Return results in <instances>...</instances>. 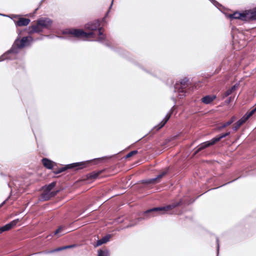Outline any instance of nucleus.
<instances>
[{"label":"nucleus","instance_id":"45","mask_svg":"<svg viewBox=\"0 0 256 256\" xmlns=\"http://www.w3.org/2000/svg\"><path fill=\"white\" fill-rule=\"evenodd\" d=\"M231 100H232V98L230 97L228 98V99L226 101V102L228 103V104H229V103L230 102Z\"/></svg>","mask_w":256,"mask_h":256},{"label":"nucleus","instance_id":"8","mask_svg":"<svg viewBox=\"0 0 256 256\" xmlns=\"http://www.w3.org/2000/svg\"><path fill=\"white\" fill-rule=\"evenodd\" d=\"M247 16L248 12H246V10H244L242 11V12L236 11L232 14H229L228 16V17L231 20L234 19H236L240 20L243 22H246Z\"/></svg>","mask_w":256,"mask_h":256},{"label":"nucleus","instance_id":"55","mask_svg":"<svg viewBox=\"0 0 256 256\" xmlns=\"http://www.w3.org/2000/svg\"><path fill=\"white\" fill-rule=\"evenodd\" d=\"M58 38H64V37H62V36H58Z\"/></svg>","mask_w":256,"mask_h":256},{"label":"nucleus","instance_id":"15","mask_svg":"<svg viewBox=\"0 0 256 256\" xmlns=\"http://www.w3.org/2000/svg\"><path fill=\"white\" fill-rule=\"evenodd\" d=\"M216 98L214 95H206L204 96L202 99V102L204 104H208L212 102Z\"/></svg>","mask_w":256,"mask_h":256},{"label":"nucleus","instance_id":"22","mask_svg":"<svg viewBox=\"0 0 256 256\" xmlns=\"http://www.w3.org/2000/svg\"><path fill=\"white\" fill-rule=\"evenodd\" d=\"M41 198L42 200L46 201L50 200L52 197L50 194V192H47L46 191H44V192L42 194Z\"/></svg>","mask_w":256,"mask_h":256},{"label":"nucleus","instance_id":"46","mask_svg":"<svg viewBox=\"0 0 256 256\" xmlns=\"http://www.w3.org/2000/svg\"><path fill=\"white\" fill-rule=\"evenodd\" d=\"M0 16H5V17H8V18L10 17L8 15H6L5 14H0Z\"/></svg>","mask_w":256,"mask_h":256},{"label":"nucleus","instance_id":"35","mask_svg":"<svg viewBox=\"0 0 256 256\" xmlns=\"http://www.w3.org/2000/svg\"><path fill=\"white\" fill-rule=\"evenodd\" d=\"M240 177H241V176H239L238 178H235V179H234V180H231V181H230V182H226V184H222V185H221V186H218V187H217V188H211L210 190H215V189L218 188H220V187L224 186H226V185H227V184H230V183H232V182H234V181L238 179V178H240Z\"/></svg>","mask_w":256,"mask_h":256},{"label":"nucleus","instance_id":"34","mask_svg":"<svg viewBox=\"0 0 256 256\" xmlns=\"http://www.w3.org/2000/svg\"><path fill=\"white\" fill-rule=\"evenodd\" d=\"M114 51H116V52L119 54H120L125 56L126 54L128 53L126 51L124 50L118 48V49H113Z\"/></svg>","mask_w":256,"mask_h":256},{"label":"nucleus","instance_id":"25","mask_svg":"<svg viewBox=\"0 0 256 256\" xmlns=\"http://www.w3.org/2000/svg\"><path fill=\"white\" fill-rule=\"evenodd\" d=\"M256 112V104L254 108L250 112H247L244 115V117L248 120L251 116H252Z\"/></svg>","mask_w":256,"mask_h":256},{"label":"nucleus","instance_id":"32","mask_svg":"<svg viewBox=\"0 0 256 256\" xmlns=\"http://www.w3.org/2000/svg\"><path fill=\"white\" fill-rule=\"evenodd\" d=\"M138 153V150H134L128 152L125 158H128Z\"/></svg>","mask_w":256,"mask_h":256},{"label":"nucleus","instance_id":"20","mask_svg":"<svg viewBox=\"0 0 256 256\" xmlns=\"http://www.w3.org/2000/svg\"><path fill=\"white\" fill-rule=\"evenodd\" d=\"M64 250L65 249H64V246H61V247L58 248H56L54 250H50V251H48V252H38L34 253L33 254H42V253H44L46 254H48L52 253V252H60V251H61V250Z\"/></svg>","mask_w":256,"mask_h":256},{"label":"nucleus","instance_id":"38","mask_svg":"<svg viewBox=\"0 0 256 256\" xmlns=\"http://www.w3.org/2000/svg\"><path fill=\"white\" fill-rule=\"evenodd\" d=\"M217 256H218L220 250V242L218 237H216Z\"/></svg>","mask_w":256,"mask_h":256},{"label":"nucleus","instance_id":"6","mask_svg":"<svg viewBox=\"0 0 256 256\" xmlns=\"http://www.w3.org/2000/svg\"><path fill=\"white\" fill-rule=\"evenodd\" d=\"M221 140L219 135L216 136V137L213 138L210 140L206 141L205 142L201 143L198 146L197 149L194 152L193 156H196L200 151L208 148L209 146L214 144L216 142Z\"/></svg>","mask_w":256,"mask_h":256},{"label":"nucleus","instance_id":"9","mask_svg":"<svg viewBox=\"0 0 256 256\" xmlns=\"http://www.w3.org/2000/svg\"><path fill=\"white\" fill-rule=\"evenodd\" d=\"M37 21L38 25L42 29H49L53 23L52 20L47 17H42Z\"/></svg>","mask_w":256,"mask_h":256},{"label":"nucleus","instance_id":"4","mask_svg":"<svg viewBox=\"0 0 256 256\" xmlns=\"http://www.w3.org/2000/svg\"><path fill=\"white\" fill-rule=\"evenodd\" d=\"M21 32H20L18 36L14 40L13 44H12L14 46V48L19 51L20 50L22 49L24 47L30 46L34 40L33 38L30 36H24L22 39H20V34Z\"/></svg>","mask_w":256,"mask_h":256},{"label":"nucleus","instance_id":"23","mask_svg":"<svg viewBox=\"0 0 256 256\" xmlns=\"http://www.w3.org/2000/svg\"><path fill=\"white\" fill-rule=\"evenodd\" d=\"M64 227L62 226H60L58 229H56L54 232L51 233L49 235L46 236V238H48L49 237L52 238L54 236L56 235L60 234L64 229Z\"/></svg>","mask_w":256,"mask_h":256},{"label":"nucleus","instance_id":"1","mask_svg":"<svg viewBox=\"0 0 256 256\" xmlns=\"http://www.w3.org/2000/svg\"><path fill=\"white\" fill-rule=\"evenodd\" d=\"M108 13L109 10L106 12L105 16L103 18L102 20L97 19L85 24L84 28L86 30H90V32H86L82 29L73 28L72 30L64 31L63 34H70L73 37L78 39H81L82 38H94L96 36L94 31H96L98 35L100 36L97 41L101 42L102 40H104L106 38V36L104 35L101 31L102 28L100 26V23L101 22L105 20V18L108 15Z\"/></svg>","mask_w":256,"mask_h":256},{"label":"nucleus","instance_id":"14","mask_svg":"<svg viewBox=\"0 0 256 256\" xmlns=\"http://www.w3.org/2000/svg\"><path fill=\"white\" fill-rule=\"evenodd\" d=\"M112 236L110 234H106V236H103L102 238L97 240L96 244L94 245L95 247L99 246L102 244L106 243L110 240Z\"/></svg>","mask_w":256,"mask_h":256},{"label":"nucleus","instance_id":"16","mask_svg":"<svg viewBox=\"0 0 256 256\" xmlns=\"http://www.w3.org/2000/svg\"><path fill=\"white\" fill-rule=\"evenodd\" d=\"M247 120L243 116L240 119H239L234 124V125L232 128V129L234 131H236L238 128L243 124Z\"/></svg>","mask_w":256,"mask_h":256},{"label":"nucleus","instance_id":"53","mask_svg":"<svg viewBox=\"0 0 256 256\" xmlns=\"http://www.w3.org/2000/svg\"><path fill=\"white\" fill-rule=\"evenodd\" d=\"M253 9H254V10H256V6Z\"/></svg>","mask_w":256,"mask_h":256},{"label":"nucleus","instance_id":"51","mask_svg":"<svg viewBox=\"0 0 256 256\" xmlns=\"http://www.w3.org/2000/svg\"><path fill=\"white\" fill-rule=\"evenodd\" d=\"M106 46L108 47H110L111 48V47L108 44H106ZM112 49H113L112 48Z\"/></svg>","mask_w":256,"mask_h":256},{"label":"nucleus","instance_id":"47","mask_svg":"<svg viewBox=\"0 0 256 256\" xmlns=\"http://www.w3.org/2000/svg\"><path fill=\"white\" fill-rule=\"evenodd\" d=\"M114 0H112V2H111V4H110V6L109 7V10H110L111 8L112 7V4H113V2H114ZM110 11V10H108Z\"/></svg>","mask_w":256,"mask_h":256},{"label":"nucleus","instance_id":"11","mask_svg":"<svg viewBox=\"0 0 256 256\" xmlns=\"http://www.w3.org/2000/svg\"><path fill=\"white\" fill-rule=\"evenodd\" d=\"M14 22L16 27L27 26L30 22V20L23 18L20 16L18 19V20H14Z\"/></svg>","mask_w":256,"mask_h":256},{"label":"nucleus","instance_id":"2","mask_svg":"<svg viewBox=\"0 0 256 256\" xmlns=\"http://www.w3.org/2000/svg\"><path fill=\"white\" fill-rule=\"evenodd\" d=\"M180 206L178 202H174L172 204H168L164 206L154 207L147 210L141 213V216L138 218V221L145 220L154 217L158 214H164L168 210Z\"/></svg>","mask_w":256,"mask_h":256},{"label":"nucleus","instance_id":"18","mask_svg":"<svg viewBox=\"0 0 256 256\" xmlns=\"http://www.w3.org/2000/svg\"><path fill=\"white\" fill-rule=\"evenodd\" d=\"M234 120H235L234 116L232 117V118L230 120H228L227 122H224V123L222 124L220 126H218V130H221L226 128V126L230 125L231 124H232L234 122Z\"/></svg>","mask_w":256,"mask_h":256},{"label":"nucleus","instance_id":"42","mask_svg":"<svg viewBox=\"0 0 256 256\" xmlns=\"http://www.w3.org/2000/svg\"><path fill=\"white\" fill-rule=\"evenodd\" d=\"M76 246L77 245L76 244H70V245L64 246V249L66 250V249H68V248H75Z\"/></svg>","mask_w":256,"mask_h":256},{"label":"nucleus","instance_id":"17","mask_svg":"<svg viewBox=\"0 0 256 256\" xmlns=\"http://www.w3.org/2000/svg\"><path fill=\"white\" fill-rule=\"evenodd\" d=\"M56 182H52L51 183L46 184L42 187V189L44 191H46L47 192H50L52 191V188L56 186Z\"/></svg>","mask_w":256,"mask_h":256},{"label":"nucleus","instance_id":"3","mask_svg":"<svg viewBox=\"0 0 256 256\" xmlns=\"http://www.w3.org/2000/svg\"><path fill=\"white\" fill-rule=\"evenodd\" d=\"M112 156H104L102 158H96L91 160L74 162L70 164H66L64 166L58 168L57 170H54L53 172L56 174H58L64 172H65L69 169H74L75 170H82L84 168H86L88 165V164H90L93 161L96 160L100 162L104 160L110 159Z\"/></svg>","mask_w":256,"mask_h":256},{"label":"nucleus","instance_id":"12","mask_svg":"<svg viewBox=\"0 0 256 256\" xmlns=\"http://www.w3.org/2000/svg\"><path fill=\"white\" fill-rule=\"evenodd\" d=\"M42 162L43 166L46 168L48 170H52L54 166V164H56V162L46 158H42Z\"/></svg>","mask_w":256,"mask_h":256},{"label":"nucleus","instance_id":"49","mask_svg":"<svg viewBox=\"0 0 256 256\" xmlns=\"http://www.w3.org/2000/svg\"><path fill=\"white\" fill-rule=\"evenodd\" d=\"M132 226V224L128 225L127 226H126L125 227V228H130V227Z\"/></svg>","mask_w":256,"mask_h":256},{"label":"nucleus","instance_id":"36","mask_svg":"<svg viewBox=\"0 0 256 256\" xmlns=\"http://www.w3.org/2000/svg\"><path fill=\"white\" fill-rule=\"evenodd\" d=\"M152 184H154L160 182V180L158 178V176L156 178H150Z\"/></svg>","mask_w":256,"mask_h":256},{"label":"nucleus","instance_id":"54","mask_svg":"<svg viewBox=\"0 0 256 256\" xmlns=\"http://www.w3.org/2000/svg\"><path fill=\"white\" fill-rule=\"evenodd\" d=\"M8 187H9V188H10V186L9 184H8Z\"/></svg>","mask_w":256,"mask_h":256},{"label":"nucleus","instance_id":"40","mask_svg":"<svg viewBox=\"0 0 256 256\" xmlns=\"http://www.w3.org/2000/svg\"><path fill=\"white\" fill-rule=\"evenodd\" d=\"M60 192V190H54V191H50V194L51 197L52 198V197L55 196Z\"/></svg>","mask_w":256,"mask_h":256},{"label":"nucleus","instance_id":"30","mask_svg":"<svg viewBox=\"0 0 256 256\" xmlns=\"http://www.w3.org/2000/svg\"><path fill=\"white\" fill-rule=\"evenodd\" d=\"M178 204H180V206H183V205H188L190 204V202L188 200H186L184 198H180L178 201Z\"/></svg>","mask_w":256,"mask_h":256},{"label":"nucleus","instance_id":"24","mask_svg":"<svg viewBox=\"0 0 256 256\" xmlns=\"http://www.w3.org/2000/svg\"><path fill=\"white\" fill-rule=\"evenodd\" d=\"M100 172H92L87 174V178L88 179H94L98 177L99 174H100Z\"/></svg>","mask_w":256,"mask_h":256},{"label":"nucleus","instance_id":"52","mask_svg":"<svg viewBox=\"0 0 256 256\" xmlns=\"http://www.w3.org/2000/svg\"><path fill=\"white\" fill-rule=\"evenodd\" d=\"M1 174V176H5V175H4V174L2 173H1V174Z\"/></svg>","mask_w":256,"mask_h":256},{"label":"nucleus","instance_id":"5","mask_svg":"<svg viewBox=\"0 0 256 256\" xmlns=\"http://www.w3.org/2000/svg\"><path fill=\"white\" fill-rule=\"evenodd\" d=\"M189 80L185 77L176 82L174 86V92L179 93L180 98H181L186 96V92H188L187 88L188 86Z\"/></svg>","mask_w":256,"mask_h":256},{"label":"nucleus","instance_id":"28","mask_svg":"<svg viewBox=\"0 0 256 256\" xmlns=\"http://www.w3.org/2000/svg\"><path fill=\"white\" fill-rule=\"evenodd\" d=\"M170 170L169 168H166L162 172L159 174H158V178H159V180H160V179L163 178L164 176H166Z\"/></svg>","mask_w":256,"mask_h":256},{"label":"nucleus","instance_id":"29","mask_svg":"<svg viewBox=\"0 0 256 256\" xmlns=\"http://www.w3.org/2000/svg\"><path fill=\"white\" fill-rule=\"evenodd\" d=\"M20 221V220L18 218L15 219L10 222L8 223V228L10 229H12V228H14V226L16 225L18 222Z\"/></svg>","mask_w":256,"mask_h":256},{"label":"nucleus","instance_id":"26","mask_svg":"<svg viewBox=\"0 0 256 256\" xmlns=\"http://www.w3.org/2000/svg\"><path fill=\"white\" fill-rule=\"evenodd\" d=\"M140 68L144 72H146L148 73V74L152 76L155 77V78L158 77L156 74L155 72L152 71V70H147V69L144 68L142 66H140Z\"/></svg>","mask_w":256,"mask_h":256},{"label":"nucleus","instance_id":"31","mask_svg":"<svg viewBox=\"0 0 256 256\" xmlns=\"http://www.w3.org/2000/svg\"><path fill=\"white\" fill-rule=\"evenodd\" d=\"M216 8L218 10H221L220 8L222 6L216 0H209Z\"/></svg>","mask_w":256,"mask_h":256},{"label":"nucleus","instance_id":"48","mask_svg":"<svg viewBox=\"0 0 256 256\" xmlns=\"http://www.w3.org/2000/svg\"><path fill=\"white\" fill-rule=\"evenodd\" d=\"M44 0H41V1L39 3V7H40L42 4V3L44 2Z\"/></svg>","mask_w":256,"mask_h":256},{"label":"nucleus","instance_id":"41","mask_svg":"<svg viewBox=\"0 0 256 256\" xmlns=\"http://www.w3.org/2000/svg\"><path fill=\"white\" fill-rule=\"evenodd\" d=\"M8 16H10L8 18H11L13 20H15L14 18H18L20 16V15H18V14H10V15H8Z\"/></svg>","mask_w":256,"mask_h":256},{"label":"nucleus","instance_id":"43","mask_svg":"<svg viewBox=\"0 0 256 256\" xmlns=\"http://www.w3.org/2000/svg\"><path fill=\"white\" fill-rule=\"evenodd\" d=\"M10 197V196H9L2 204H0V208L2 207L6 204V202L8 200Z\"/></svg>","mask_w":256,"mask_h":256},{"label":"nucleus","instance_id":"33","mask_svg":"<svg viewBox=\"0 0 256 256\" xmlns=\"http://www.w3.org/2000/svg\"><path fill=\"white\" fill-rule=\"evenodd\" d=\"M10 230V228L8 224H6L5 225L0 227V234H2L3 232H6Z\"/></svg>","mask_w":256,"mask_h":256},{"label":"nucleus","instance_id":"10","mask_svg":"<svg viewBox=\"0 0 256 256\" xmlns=\"http://www.w3.org/2000/svg\"><path fill=\"white\" fill-rule=\"evenodd\" d=\"M174 106L175 104H174L170 110V113L167 114L164 118L154 128V130H155L156 132L158 131L166 124V123L170 118L172 113L173 112Z\"/></svg>","mask_w":256,"mask_h":256},{"label":"nucleus","instance_id":"44","mask_svg":"<svg viewBox=\"0 0 256 256\" xmlns=\"http://www.w3.org/2000/svg\"><path fill=\"white\" fill-rule=\"evenodd\" d=\"M35 32H36V30L34 28H32L31 30L28 31V34H32L36 33Z\"/></svg>","mask_w":256,"mask_h":256},{"label":"nucleus","instance_id":"13","mask_svg":"<svg viewBox=\"0 0 256 256\" xmlns=\"http://www.w3.org/2000/svg\"><path fill=\"white\" fill-rule=\"evenodd\" d=\"M248 12V16L246 18V22L251 20H256V10L254 9L246 10Z\"/></svg>","mask_w":256,"mask_h":256},{"label":"nucleus","instance_id":"50","mask_svg":"<svg viewBox=\"0 0 256 256\" xmlns=\"http://www.w3.org/2000/svg\"><path fill=\"white\" fill-rule=\"evenodd\" d=\"M39 6L38 8H37L35 10H34V12H36L39 8Z\"/></svg>","mask_w":256,"mask_h":256},{"label":"nucleus","instance_id":"39","mask_svg":"<svg viewBox=\"0 0 256 256\" xmlns=\"http://www.w3.org/2000/svg\"><path fill=\"white\" fill-rule=\"evenodd\" d=\"M230 134V132H224V133H223V134H220L219 136H220V138L222 140V138H224L226 136H229Z\"/></svg>","mask_w":256,"mask_h":256},{"label":"nucleus","instance_id":"21","mask_svg":"<svg viewBox=\"0 0 256 256\" xmlns=\"http://www.w3.org/2000/svg\"><path fill=\"white\" fill-rule=\"evenodd\" d=\"M98 256H110V251L108 249H100L98 250Z\"/></svg>","mask_w":256,"mask_h":256},{"label":"nucleus","instance_id":"19","mask_svg":"<svg viewBox=\"0 0 256 256\" xmlns=\"http://www.w3.org/2000/svg\"><path fill=\"white\" fill-rule=\"evenodd\" d=\"M239 86V83H236L234 85L232 86L230 88H228L224 92V96L226 97L229 96L232 94V92L236 90V88Z\"/></svg>","mask_w":256,"mask_h":256},{"label":"nucleus","instance_id":"27","mask_svg":"<svg viewBox=\"0 0 256 256\" xmlns=\"http://www.w3.org/2000/svg\"><path fill=\"white\" fill-rule=\"evenodd\" d=\"M34 28L36 32H35L36 33H40L42 32L43 29L42 28L40 27V26L38 24V21L36 20V25H32L30 26H29V28Z\"/></svg>","mask_w":256,"mask_h":256},{"label":"nucleus","instance_id":"7","mask_svg":"<svg viewBox=\"0 0 256 256\" xmlns=\"http://www.w3.org/2000/svg\"><path fill=\"white\" fill-rule=\"evenodd\" d=\"M19 53V50L14 48V46H12L10 49L6 51L0 56V62L4 60H12V54H18Z\"/></svg>","mask_w":256,"mask_h":256},{"label":"nucleus","instance_id":"37","mask_svg":"<svg viewBox=\"0 0 256 256\" xmlns=\"http://www.w3.org/2000/svg\"><path fill=\"white\" fill-rule=\"evenodd\" d=\"M141 182L146 186L152 184L150 178L142 180H141Z\"/></svg>","mask_w":256,"mask_h":256}]
</instances>
